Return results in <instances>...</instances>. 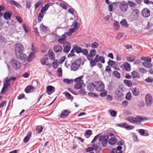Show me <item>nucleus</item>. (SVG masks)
I'll return each instance as SVG.
<instances>
[{
	"label": "nucleus",
	"mask_w": 153,
	"mask_h": 153,
	"mask_svg": "<svg viewBox=\"0 0 153 153\" xmlns=\"http://www.w3.org/2000/svg\"><path fill=\"white\" fill-rule=\"evenodd\" d=\"M94 149V147H90L85 149V151L86 152H90Z\"/></svg>",
	"instance_id": "obj_59"
},
{
	"label": "nucleus",
	"mask_w": 153,
	"mask_h": 153,
	"mask_svg": "<svg viewBox=\"0 0 153 153\" xmlns=\"http://www.w3.org/2000/svg\"><path fill=\"white\" fill-rule=\"evenodd\" d=\"M132 93L133 95L135 96H138L140 94L139 92L137 91V88L135 87L133 88Z\"/></svg>",
	"instance_id": "obj_49"
},
{
	"label": "nucleus",
	"mask_w": 153,
	"mask_h": 153,
	"mask_svg": "<svg viewBox=\"0 0 153 153\" xmlns=\"http://www.w3.org/2000/svg\"><path fill=\"white\" fill-rule=\"evenodd\" d=\"M96 53V51L94 49H92L90 50V53L87 55V59L89 60L91 59V58H93Z\"/></svg>",
	"instance_id": "obj_14"
},
{
	"label": "nucleus",
	"mask_w": 153,
	"mask_h": 153,
	"mask_svg": "<svg viewBox=\"0 0 153 153\" xmlns=\"http://www.w3.org/2000/svg\"><path fill=\"white\" fill-rule=\"evenodd\" d=\"M95 88V84L93 83H90L88 84L87 86V89L90 91H93Z\"/></svg>",
	"instance_id": "obj_22"
},
{
	"label": "nucleus",
	"mask_w": 153,
	"mask_h": 153,
	"mask_svg": "<svg viewBox=\"0 0 153 153\" xmlns=\"http://www.w3.org/2000/svg\"><path fill=\"white\" fill-rule=\"evenodd\" d=\"M113 27L115 29H119L120 27L119 23L117 21L115 22L114 23Z\"/></svg>",
	"instance_id": "obj_42"
},
{
	"label": "nucleus",
	"mask_w": 153,
	"mask_h": 153,
	"mask_svg": "<svg viewBox=\"0 0 153 153\" xmlns=\"http://www.w3.org/2000/svg\"><path fill=\"white\" fill-rule=\"evenodd\" d=\"M124 67L127 71H130L131 70L130 65L128 62H126L124 64Z\"/></svg>",
	"instance_id": "obj_27"
},
{
	"label": "nucleus",
	"mask_w": 153,
	"mask_h": 153,
	"mask_svg": "<svg viewBox=\"0 0 153 153\" xmlns=\"http://www.w3.org/2000/svg\"><path fill=\"white\" fill-rule=\"evenodd\" d=\"M100 92L101 93L100 94V96L101 97H105L107 94V91L104 89L102 91Z\"/></svg>",
	"instance_id": "obj_50"
},
{
	"label": "nucleus",
	"mask_w": 153,
	"mask_h": 153,
	"mask_svg": "<svg viewBox=\"0 0 153 153\" xmlns=\"http://www.w3.org/2000/svg\"><path fill=\"white\" fill-rule=\"evenodd\" d=\"M139 71L142 74L146 73L147 72V70L145 68H140L139 69Z\"/></svg>",
	"instance_id": "obj_58"
},
{
	"label": "nucleus",
	"mask_w": 153,
	"mask_h": 153,
	"mask_svg": "<svg viewBox=\"0 0 153 153\" xmlns=\"http://www.w3.org/2000/svg\"><path fill=\"white\" fill-rule=\"evenodd\" d=\"M75 52H76L75 50L74 49V47H73L70 53L68 55V57L70 58L73 56H75V54L74 53Z\"/></svg>",
	"instance_id": "obj_38"
},
{
	"label": "nucleus",
	"mask_w": 153,
	"mask_h": 153,
	"mask_svg": "<svg viewBox=\"0 0 153 153\" xmlns=\"http://www.w3.org/2000/svg\"><path fill=\"white\" fill-rule=\"evenodd\" d=\"M126 120L129 122H130L134 123V124H137L136 123V120L135 118L132 117H128L126 118Z\"/></svg>",
	"instance_id": "obj_24"
},
{
	"label": "nucleus",
	"mask_w": 153,
	"mask_h": 153,
	"mask_svg": "<svg viewBox=\"0 0 153 153\" xmlns=\"http://www.w3.org/2000/svg\"><path fill=\"white\" fill-rule=\"evenodd\" d=\"M92 131L90 130H86L85 133V136L86 138H88L90 135L92 134Z\"/></svg>",
	"instance_id": "obj_37"
},
{
	"label": "nucleus",
	"mask_w": 153,
	"mask_h": 153,
	"mask_svg": "<svg viewBox=\"0 0 153 153\" xmlns=\"http://www.w3.org/2000/svg\"><path fill=\"white\" fill-rule=\"evenodd\" d=\"M117 100L121 101L123 99V94L120 91L118 90L116 93Z\"/></svg>",
	"instance_id": "obj_21"
},
{
	"label": "nucleus",
	"mask_w": 153,
	"mask_h": 153,
	"mask_svg": "<svg viewBox=\"0 0 153 153\" xmlns=\"http://www.w3.org/2000/svg\"><path fill=\"white\" fill-rule=\"evenodd\" d=\"M48 55H45L43 56V58L39 59V61L42 65L48 66V65L46 63V62L48 60Z\"/></svg>",
	"instance_id": "obj_17"
},
{
	"label": "nucleus",
	"mask_w": 153,
	"mask_h": 153,
	"mask_svg": "<svg viewBox=\"0 0 153 153\" xmlns=\"http://www.w3.org/2000/svg\"><path fill=\"white\" fill-rule=\"evenodd\" d=\"M90 61V65L91 67H93L94 66L96 65V63H97L93 59H92V58H91Z\"/></svg>",
	"instance_id": "obj_48"
},
{
	"label": "nucleus",
	"mask_w": 153,
	"mask_h": 153,
	"mask_svg": "<svg viewBox=\"0 0 153 153\" xmlns=\"http://www.w3.org/2000/svg\"><path fill=\"white\" fill-rule=\"evenodd\" d=\"M145 81L148 83L152 82L153 81V79L152 77H149L148 78L145 79Z\"/></svg>",
	"instance_id": "obj_57"
},
{
	"label": "nucleus",
	"mask_w": 153,
	"mask_h": 153,
	"mask_svg": "<svg viewBox=\"0 0 153 153\" xmlns=\"http://www.w3.org/2000/svg\"><path fill=\"white\" fill-rule=\"evenodd\" d=\"M119 7L122 12H125L127 11L128 6L127 3L126 1H122L120 3Z\"/></svg>",
	"instance_id": "obj_8"
},
{
	"label": "nucleus",
	"mask_w": 153,
	"mask_h": 153,
	"mask_svg": "<svg viewBox=\"0 0 153 153\" xmlns=\"http://www.w3.org/2000/svg\"><path fill=\"white\" fill-rule=\"evenodd\" d=\"M74 85V88L75 89H79L82 88V85L81 82H76Z\"/></svg>",
	"instance_id": "obj_34"
},
{
	"label": "nucleus",
	"mask_w": 153,
	"mask_h": 153,
	"mask_svg": "<svg viewBox=\"0 0 153 153\" xmlns=\"http://www.w3.org/2000/svg\"><path fill=\"white\" fill-rule=\"evenodd\" d=\"M145 101L146 105L147 106H150L153 103V98L149 94H148L146 95Z\"/></svg>",
	"instance_id": "obj_6"
},
{
	"label": "nucleus",
	"mask_w": 153,
	"mask_h": 153,
	"mask_svg": "<svg viewBox=\"0 0 153 153\" xmlns=\"http://www.w3.org/2000/svg\"><path fill=\"white\" fill-rule=\"evenodd\" d=\"M74 49L75 50L76 52L77 53H81L82 49L79 47L77 45H75L74 46Z\"/></svg>",
	"instance_id": "obj_26"
},
{
	"label": "nucleus",
	"mask_w": 153,
	"mask_h": 153,
	"mask_svg": "<svg viewBox=\"0 0 153 153\" xmlns=\"http://www.w3.org/2000/svg\"><path fill=\"white\" fill-rule=\"evenodd\" d=\"M123 82L128 87H131L132 85V82L130 80L125 79Z\"/></svg>",
	"instance_id": "obj_32"
},
{
	"label": "nucleus",
	"mask_w": 153,
	"mask_h": 153,
	"mask_svg": "<svg viewBox=\"0 0 153 153\" xmlns=\"http://www.w3.org/2000/svg\"><path fill=\"white\" fill-rule=\"evenodd\" d=\"M55 91V88L51 86L48 85L47 86L46 92L48 94L50 95L53 93Z\"/></svg>",
	"instance_id": "obj_12"
},
{
	"label": "nucleus",
	"mask_w": 153,
	"mask_h": 153,
	"mask_svg": "<svg viewBox=\"0 0 153 153\" xmlns=\"http://www.w3.org/2000/svg\"><path fill=\"white\" fill-rule=\"evenodd\" d=\"M117 125L119 127L126 128V126L127 125V124L126 123H123L118 124Z\"/></svg>",
	"instance_id": "obj_55"
},
{
	"label": "nucleus",
	"mask_w": 153,
	"mask_h": 153,
	"mask_svg": "<svg viewBox=\"0 0 153 153\" xmlns=\"http://www.w3.org/2000/svg\"><path fill=\"white\" fill-rule=\"evenodd\" d=\"M84 62L83 60L80 58L77 60L72 62L71 66V70L74 71H77L80 65H83Z\"/></svg>",
	"instance_id": "obj_1"
},
{
	"label": "nucleus",
	"mask_w": 153,
	"mask_h": 153,
	"mask_svg": "<svg viewBox=\"0 0 153 153\" xmlns=\"http://www.w3.org/2000/svg\"><path fill=\"white\" fill-rule=\"evenodd\" d=\"M135 118L136 120V123L137 122L140 123L142 121L147 120V118L146 117H144L143 118L142 117L138 116H136Z\"/></svg>",
	"instance_id": "obj_25"
},
{
	"label": "nucleus",
	"mask_w": 153,
	"mask_h": 153,
	"mask_svg": "<svg viewBox=\"0 0 153 153\" xmlns=\"http://www.w3.org/2000/svg\"><path fill=\"white\" fill-rule=\"evenodd\" d=\"M51 34L52 36V38L53 41H55L58 40L59 36L57 34L54 33H52Z\"/></svg>",
	"instance_id": "obj_41"
},
{
	"label": "nucleus",
	"mask_w": 153,
	"mask_h": 153,
	"mask_svg": "<svg viewBox=\"0 0 153 153\" xmlns=\"http://www.w3.org/2000/svg\"><path fill=\"white\" fill-rule=\"evenodd\" d=\"M127 4L129 6L131 7L133 6H135L137 5V4L134 2H133L129 1H127Z\"/></svg>",
	"instance_id": "obj_51"
},
{
	"label": "nucleus",
	"mask_w": 153,
	"mask_h": 153,
	"mask_svg": "<svg viewBox=\"0 0 153 153\" xmlns=\"http://www.w3.org/2000/svg\"><path fill=\"white\" fill-rule=\"evenodd\" d=\"M150 10L147 8H144L142 11V16L145 17H147L150 15Z\"/></svg>",
	"instance_id": "obj_13"
},
{
	"label": "nucleus",
	"mask_w": 153,
	"mask_h": 153,
	"mask_svg": "<svg viewBox=\"0 0 153 153\" xmlns=\"http://www.w3.org/2000/svg\"><path fill=\"white\" fill-rule=\"evenodd\" d=\"M88 50L87 49H82V51L81 53H82L85 56H87V57L88 54Z\"/></svg>",
	"instance_id": "obj_56"
},
{
	"label": "nucleus",
	"mask_w": 153,
	"mask_h": 153,
	"mask_svg": "<svg viewBox=\"0 0 153 153\" xmlns=\"http://www.w3.org/2000/svg\"><path fill=\"white\" fill-rule=\"evenodd\" d=\"M95 90L98 91H102L104 89L105 85L101 81L94 82Z\"/></svg>",
	"instance_id": "obj_3"
},
{
	"label": "nucleus",
	"mask_w": 153,
	"mask_h": 153,
	"mask_svg": "<svg viewBox=\"0 0 153 153\" xmlns=\"http://www.w3.org/2000/svg\"><path fill=\"white\" fill-rule=\"evenodd\" d=\"M9 85V84H6L4 83L3 87L1 90V93L3 94L4 93H5L6 91H4L5 89L7 88V86Z\"/></svg>",
	"instance_id": "obj_45"
},
{
	"label": "nucleus",
	"mask_w": 153,
	"mask_h": 153,
	"mask_svg": "<svg viewBox=\"0 0 153 153\" xmlns=\"http://www.w3.org/2000/svg\"><path fill=\"white\" fill-rule=\"evenodd\" d=\"M65 96L68 99H71V100H73L74 99L73 97H71V94L68 92H65Z\"/></svg>",
	"instance_id": "obj_46"
},
{
	"label": "nucleus",
	"mask_w": 153,
	"mask_h": 153,
	"mask_svg": "<svg viewBox=\"0 0 153 153\" xmlns=\"http://www.w3.org/2000/svg\"><path fill=\"white\" fill-rule=\"evenodd\" d=\"M117 142V139L115 137H111L108 140V143L110 145H114Z\"/></svg>",
	"instance_id": "obj_20"
},
{
	"label": "nucleus",
	"mask_w": 153,
	"mask_h": 153,
	"mask_svg": "<svg viewBox=\"0 0 153 153\" xmlns=\"http://www.w3.org/2000/svg\"><path fill=\"white\" fill-rule=\"evenodd\" d=\"M127 60L130 62H133L135 60V56L132 55H130L126 57Z\"/></svg>",
	"instance_id": "obj_30"
},
{
	"label": "nucleus",
	"mask_w": 153,
	"mask_h": 153,
	"mask_svg": "<svg viewBox=\"0 0 153 153\" xmlns=\"http://www.w3.org/2000/svg\"><path fill=\"white\" fill-rule=\"evenodd\" d=\"M53 51L56 53H58L60 52L62 50V46L58 44L56 45L53 47Z\"/></svg>",
	"instance_id": "obj_15"
},
{
	"label": "nucleus",
	"mask_w": 153,
	"mask_h": 153,
	"mask_svg": "<svg viewBox=\"0 0 153 153\" xmlns=\"http://www.w3.org/2000/svg\"><path fill=\"white\" fill-rule=\"evenodd\" d=\"M11 65L15 70L20 69L21 63L17 60L12 59L10 60Z\"/></svg>",
	"instance_id": "obj_7"
},
{
	"label": "nucleus",
	"mask_w": 153,
	"mask_h": 153,
	"mask_svg": "<svg viewBox=\"0 0 153 153\" xmlns=\"http://www.w3.org/2000/svg\"><path fill=\"white\" fill-rule=\"evenodd\" d=\"M33 88V86L32 85H29L27 86L25 89V92L27 93H29L30 92V91Z\"/></svg>",
	"instance_id": "obj_40"
},
{
	"label": "nucleus",
	"mask_w": 153,
	"mask_h": 153,
	"mask_svg": "<svg viewBox=\"0 0 153 153\" xmlns=\"http://www.w3.org/2000/svg\"><path fill=\"white\" fill-rule=\"evenodd\" d=\"M108 64V65L114 68H116V67H117L118 66V64L115 61L110 59H109Z\"/></svg>",
	"instance_id": "obj_18"
},
{
	"label": "nucleus",
	"mask_w": 153,
	"mask_h": 153,
	"mask_svg": "<svg viewBox=\"0 0 153 153\" xmlns=\"http://www.w3.org/2000/svg\"><path fill=\"white\" fill-rule=\"evenodd\" d=\"M57 41L59 43L63 44L65 41V40L64 39L61 38H59L57 40Z\"/></svg>",
	"instance_id": "obj_62"
},
{
	"label": "nucleus",
	"mask_w": 153,
	"mask_h": 153,
	"mask_svg": "<svg viewBox=\"0 0 153 153\" xmlns=\"http://www.w3.org/2000/svg\"><path fill=\"white\" fill-rule=\"evenodd\" d=\"M79 94H80L82 95H85L86 94V91L84 88H82L80 89Z\"/></svg>",
	"instance_id": "obj_52"
},
{
	"label": "nucleus",
	"mask_w": 153,
	"mask_h": 153,
	"mask_svg": "<svg viewBox=\"0 0 153 153\" xmlns=\"http://www.w3.org/2000/svg\"><path fill=\"white\" fill-rule=\"evenodd\" d=\"M53 68L54 69H56L59 66V63L58 61L56 59H54L52 63Z\"/></svg>",
	"instance_id": "obj_31"
},
{
	"label": "nucleus",
	"mask_w": 153,
	"mask_h": 153,
	"mask_svg": "<svg viewBox=\"0 0 153 153\" xmlns=\"http://www.w3.org/2000/svg\"><path fill=\"white\" fill-rule=\"evenodd\" d=\"M131 75L133 78H139L140 76L138 73L135 71H133L131 73Z\"/></svg>",
	"instance_id": "obj_29"
},
{
	"label": "nucleus",
	"mask_w": 153,
	"mask_h": 153,
	"mask_svg": "<svg viewBox=\"0 0 153 153\" xmlns=\"http://www.w3.org/2000/svg\"><path fill=\"white\" fill-rule=\"evenodd\" d=\"M42 0H39V1L35 4V10H36L42 4Z\"/></svg>",
	"instance_id": "obj_33"
},
{
	"label": "nucleus",
	"mask_w": 153,
	"mask_h": 153,
	"mask_svg": "<svg viewBox=\"0 0 153 153\" xmlns=\"http://www.w3.org/2000/svg\"><path fill=\"white\" fill-rule=\"evenodd\" d=\"M141 59L145 61L142 63L143 66L147 68H150L152 67L153 65L151 63L152 62V59L149 57L142 56Z\"/></svg>",
	"instance_id": "obj_2"
},
{
	"label": "nucleus",
	"mask_w": 153,
	"mask_h": 153,
	"mask_svg": "<svg viewBox=\"0 0 153 153\" xmlns=\"http://www.w3.org/2000/svg\"><path fill=\"white\" fill-rule=\"evenodd\" d=\"M98 46V44L96 42H94L91 43V47L94 49L97 48Z\"/></svg>",
	"instance_id": "obj_53"
},
{
	"label": "nucleus",
	"mask_w": 153,
	"mask_h": 153,
	"mask_svg": "<svg viewBox=\"0 0 153 153\" xmlns=\"http://www.w3.org/2000/svg\"><path fill=\"white\" fill-rule=\"evenodd\" d=\"M40 27L41 30L43 32H47L48 27L44 25L43 24H42L40 25Z\"/></svg>",
	"instance_id": "obj_35"
},
{
	"label": "nucleus",
	"mask_w": 153,
	"mask_h": 153,
	"mask_svg": "<svg viewBox=\"0 0 153 153\" xmlns=\"http://www.w3.org/2000/svg\"><path fill=\"white\" fill-rule=\"evenodd\" d=\"M63 47V52L65 53H68L71 48V44L69 42H66L64 44Z\"/></svg>",
	"instance_id": "obj_9"
},
{
	"label": "nucleus",
	"mask_w": 153,
	"mask_h": 153,
	"mask_svg": "<svg viewBox=\"0 0 153 153\" xmlns=\"http://www.w3.org/2000/svg\"><path fill=\"white\" fill-rule=\"evenodd\" d=\"M71 111H69L67 110H63L62 111L60 114V117L62 118H64L67 117L71 113Z\"/></svg>",
	"instance_id": "obj_16"
},
{
	"label": "nucleus",
	"mask_w": 153,
	"mask_h": 153,
	"mask_svg": "<svg viewBox=\"0 0 153 153\" xmlns=\"http://www.w3.org/2000/svg\"><path fill=\"white\" fill-rule=\"evenodd\" d=\"M59 5L61 7H62L65 10H67V5L64 3H61L59 4Z\"/></svg>",
	"instance_id": "obj_64"
},
{
	"label": "nucleus",
	"mask_w": 153,
	"mask_h": 153,
	"mask_svg": "<svg viewBox=\"0 0 153 153\" xmlns=\"http://www.w3.org/2000/svg\"><path fill=\"white\" fill-rule=\"evenodd\" d=\"M152 26H153V24L152 22H149L148 23L147 26L146 27L145 29H149V28L151 27Z\"/></svg>",
	"instance_id": "obj_60"
},
{
	"label": "nucleus",
	"mask_w": 153,
	"mask_h": 153,
	"mask_svg": "<svg viewBox=\"0 0 153 153\" xmlns=\"http://www.w3.org/2000/svg\"><path fill=\"white\" fill-rule=\"evenodd\" d=\"M12 14V12L10 11L6 12L4 13L3 17L5 20H10Z\"/></svg>",
	"instance_id": "obj_11"
},
{
	"label": "nucleus",
	"mask_w": 153,
	"mask_h": 153,
	"mask_svg": "<svg viewBox=\"0 0 153 153\" xmlns=\"http://www.w3.org/2000/svg\"><path fill=\"white\" fill-rule=\"evenodd\" d=\"M58 74V76L59 77H61L62 75V71L61 68H59L57 70Z\"/></svg>",
	"instance_id": "obj_54"
},
{
	"label": "nucleus",
	"mask_w": 153,
	"mask_h": 153,
	"mask_svg": "<svg viewBox=\"0 0 153 153\" xmlns=\"http://www.w3.org/2000/svg\"><path fill=\"white\" fill-rule=\"evenodd\" d=\"M63 81L66 83L70 84L73 82V80L68 79H63Z\"/></svg>",
	"instance_id": "obj_44"
},
{
	"label": "nucleus",
	"mask_w": 153,
	"mask_h": 153,
	"mask_svg": "<svg viewBox=\"0 0 153 153\" xmlns=\"http://www.w3.org/2000/svg\"><path fill=\"white\" fill-rule=\"evenodd\" d=\"M139 16V11L138 10L135 9L133 10L131 16L135 19L137 18Z\"/></svg>",
	"instance_id": "obj_23"
},
{
	"label": "nucleus",
	"mask_w": 153,
	"mask_h": 153,
	"mask_svg": "<svg viewBox=\"0 0 153 153\" xmlns=\"http://www.w3.org/2000/svg\"><path fill=\"white\" fill-rule=\"evenodd\" d=\"M15 56L17 59L21 60H22L23 62H25L26 61L27 56L26 54L22 53V52L21 53Z\"/></svg>",
	"instance_id": "obj_10"
},
{
	"label": "nucleus",
	"mask_w": 153,
	"mask_h": 153,
	"mask_svg": "<svg viewBox=\"0 0 153 153\" xmlns=\"http://www.w3.org/2000/svg\"><path fill=\"white\" fill-rule=\"evenodd\" d=\"M109 137L108 135H102L99 137V140L100 142L102 141L103 147H106L107 145V142Z\"/></svg>",
	"instance_id": "obj_5"
},
{
	"label": "nucleus",
	"mask_w": 153,
	"mask_h": 153,
	"mask_svg": "<svg viewBox=\"0 0 153 153\" xmlns=\"http://www.w3.org/2000/svg\"><path fill=\"white\" fill-rule=\"evenodd\" d=\"M48 53L49 56L51 59L52 60H53L55 59H54L55 58V56L54 53L53 51L51 50H50V51H48Z\"/></svg>",
	"instance_id": "obj_28"
},
{
	"label": "nucleus",
	"mask_w": 153,
	"mask_h": 153,
	"mask_svg": "<svg viewBox=\"0 0 153 153\" xmlns=\"http://www.w3.org/2000/svg\"><path fill=\"white\" fill-rule=\"evenodd\" d=\"M7 2L11 5H13L19 8L21 7V5L19 4L13 0H7Z\"/></svg>",
	"instance_id": "obj_19"
},
{
	"label": "nucleus",
	"mask_w": 153,
	"mask_h": 153,
	"mask_svg": "<svg viewBox=\"0 0 153 153\" xmlns=\"http://www.w3.org/2000/svg\"><path fill=\"white\" fill-rule=\"evenodd\" d=\"M113 75L116 78L120 79L121 75L120 73L117 71H114L113 72Z\"/></svg>",
	"instance_id": "obj_36"
},
{
	"label": "nucleus",
	"mask_w": 153,
	"mask_h": 153,
	"mask_svg": "<svg viewBox=\"0 0 153 153\" xmlns=\"http://www.w3.org/2000/svg\"><path fill=\"white\" fill-rule=\"evenodd\" d=\"M132 97L131 93L130 92H128L126 95V99L128 101L131 100Z\"/></svg>",
	"instance_id": "obj_47"
},
{
	"label": "nucleus",
	"mask_w": 153,
	"mask_h": 153,
	"mask_svg": "<svg viewBox=\"0 0 153 153\" xmlns=\"http://www.w3.org/2000/svg\"><path fill=\"white\" fill-rule=\"evenodd\" d=\"M15 50L16 55L23 52L24 47L20 43H17L15 45Z\"/></svg>",
	"instance_id": "obj_4"
},
{
	"label": "nucleus",
	"mask_w": 153,
	"mask_h": 153,
	"mask_svg": "<svg viewBox=\"0 0 153 153\" xmlns=\"http://www.w3.org/2000/svg\"><path fill=\"white\" fill-rule=\"evenodd\" d=\"M83 76H80L74 79V81L75 82H80L81 80L83 78Z\"/></svg>",
	"instance_id": "obj_61"
},
{
	"label": "nucleus",
	"mask_w": 153,
	"mask_h": 153,
	"mask_svg": "<svg viewBox=\"0 0 153 153\" xmlns=\"http://www.w3.org/2000/svg\"><path fill=\"white\" fill-rule=\"evenodd\" d=\"M35 55V53L33 52H31L27 58V60L29 62L30 61V59L31 58H33L34 57Z\"/></svg>",
	"instance_id": "obj_39"
},
{
	"label": "nucleus",
	"mask_w": 153,
	"mask_h": 153,
	"mask_svg": "<svg viewBox=\"0 0 153 153\" xmlns=\"http://www.w3.org/2000/svg\"><path fill=\"white\" fill-rule=\"evenodd\" d=\"M110 115L113 117H115L117 114V112L114 110H113L112 111H111L110 112Z\"/></svg>",
	"instance_id": "obj_63"
},
{
	"label": "nucleus",
	"mask_w": 153,
	"mask_h": 153,
	"mask_svg": "<svg viewBox=\"0 0 153 153\" xmlns=\"http://www.w3.org/2000/svg\"><path fill=\"white\" fill-rule=\"evenodd\" d=\"M121 25L123 26H126L127 27L128 26V25L127 24V22L126 19H123L122 21L120 22Z\"/></svg>",
	"instance_id": "obj_43"
}]
</instances>
